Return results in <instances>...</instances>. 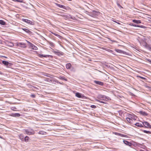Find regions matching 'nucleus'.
I'll use <instances>...</instances> for the list:
<instances>
[{
    "mask_svg": "<svg viewBox=\"0 0 151 151\" xmlns=\"http://www.w3.org/2000/svg\"><path fill=\"white\" fill-rule=\"evenodd\" d=\"M49 45L52 47H54L55 46V45L54 43L51 42H49Z\"/></svg>",
    "mask_w": 151,
    "mask_h": 151,
    "instance_id": "obj_36",
    "label": "nucleus"
},
{
    "mask_svg": "<svg viewBox=\"0 0 151 151\" xmlns=\"http://www.w3.org/2000/svg\"><path fill=\"white\" fill-rule=\"evenodd\" d=\"M147 60L151 64V60L150 59H148Z\"/></svg>",
    "mask_w": 151,
    "mask_h": 151,
    "instance_id": "obj_47",
    "label": "nucleus"
},
{
    "mask_svg": "<svg viewBox=\"0 0 151 151\" xmlns=\"http://www.w3.org/2000/svg\"><path fill=\"white\" fill-rule=\"evenodd\" d=\"M19 139L22 140V141H24V139L25 138V136L22 134H20L19 135Z\"/></svg>",
    "mask_w": 151,
    "mask_h": 151,
    "instance_id": "obj_15",
    "label": "nucleus"
},
{
    "mask_svg": "<svg viewBox=\"0 0 151 151\" xmlns=\"http://www.w3.org/2000/svg\"><path fill=\"white\" fill-rule=\"evenodd\" d=\"M71 69V70L73 72H75L76 71V69L73 67H72Z\"/></svg>",
    "mask_w": 151,
    "mask_h": 151,
    "instance_id": "obj_40",
    "label": "nucleus"
},
{
    "mask_svg": "<svg viewBox=\"0 0 151 151\" xmlns=\"http://www.w3.org/2000/svg\"><path fill=\"white\" fill-rule=\"evenodd\" d=\"M1 43V41L0 40V43Z\"/></svg>",
    "mask_w": 151,
    "mask_h": 151,
    "instance_id": "obj_57",
    "label": "nucleus"
},
{
    "mask_svg": "<svg viewBox=\"0 0 151 151\" xmlns=\"http://www.w3.org/2000/svg\"><path fill=\"white\" fill-rule=\"evenodd\" d=\"M115 134L116 135L122 137H127V135L121 134V133H117V132H115Z\"/></svg>",
    "mask_w": 151,
    "mask_h": 151,
    "instance_id": "obj_19",
    "label": "nucleus"
},
{
    "mask_svg": "<svg viewBox=\"0 0 151 151\" xmlns=\"http://www.w3.org/2000/svg\"><path fill=\"white\" fill-rule=\"evenodd\" d=\"M56 4L57 6H58L60 8H63V9L67 10V8L66 7H65V6H64V5H61L60 4Z\"/></svg>",
    "mask_w": 151,
    "mask_h": 151,
    "instance_id": "obj_20",
    "label": "nucleus"
},
{
    "mask_svg": "<svg viewBox=\"0 0 151 151\" xmlns=\"http://www.w3.org/2000/svg\"><path fill=\"white\" fill-rule=\"evenodd\" d=\"M28 42L30 45V47L31 48L35 50L38 49L37 47L35 46L34 45L29 42Z\"/></svg>",
    "mask_w": 151,
    "mask_h": 151,
    "instance_id": "obj_12",
    "label": "nucleus"
},
{
    "mask_svg": "<svg viewBox=\"0 0 151 151\" xmlns=\"http://www.w3.org/2000/svg\"><path fill=\"white\" fill-rule=\"evenodd\" d=\"M30 96L33 98H35V97L36 96L34 94H32L30 95Z\"/></svg>",
    "mask_w": 151,
    "mask_h": 151,
    "instance_id": "obj_44",
    "label": "nucleus"
},
{
    "mask_svg": "<svg viewBox=\"0 0 151 151\" xmlns=\"http://www.w3.org/2000/svg\"><path fill=\"white\" fill-rule=\"evenodd\" d=\"M0 74L1 75H3V73L1 71H0Z\"/></svg>",
    "mask_w": 151,
    "mask_h": 151,
    "instance_id": "obj_50",
    "label": "nucleus"
},
{
    "mask_svg": "<svg viewBox=\"0 0 151 151\" xmlns=\"http://www.w3.org/2000/svg\"><path fill=\"white\" fill-rule=\"evenodd\" d=\"M90 107L91 108L94 109L96 108V106L94 105H92L90 106Z\"/></svg>",
    "mask_w": 151,
    "mask_h": 151,
    "instance_id": "obj_43",
    "label": "nucleus"
},
{
    "mask_svg": "<svg viewBox=\"0 0 151 151\" xmlns=\"http://www.w3.org/2000/svg\"><path fill=\"white\" fill-rule=\"evenodd\" d=\"M104 98H103L102 99V100H104L106 101H108L109 100H111V99L109 97L107 96H106L105 95H104Z\"/></svg>",
    "mask_w": 151,
    "mask_h": 151,
    "instance_id": "obj_14",
    "label": "nucleus"
},
{
    "mask_svg": "<svg viewBox=\"0 0 151 151\" xmlns=\"http://www.w3.org/2000/svg\"><path fill=\"white\" fill-rule=\"evenodd\" d=\"M123 142L125 145L129 146L130 147L131 142H129L127 140H123Z\"/></svg>",
    "mask_w": 151,
    "mask_h": 151,
    "instance_id": "obj_16",
    "label": "nucleus"
},
{
    "mask_svg": "<svg viewBox=\"0 0 151 151\" xmlns=\"http://www.w3.org/2000/svg\"><path fill=\"white\" fill-rule=\"evenodd\" d=\"M76 96L78 98L83 99L85 97L81 93L78 92H77L75 94Z\"/></svg>",
    "mask_w": 151,
    "mask_h": 151,
    "instance_id": "obj_11",
    "label": "nucleus"
},
{
    "mask_svg": "<svg viewBox=\"0 0 151 151\" xmlns=\"http://www.w3.org/2000/svg\"><path fill=\"white\" fill-rule=\"evenodd\" d=\"M30 139V138L28 136H26L25 137L24 139V141L25 142H27L29 141Z\"/></svg>",
    "mask_w": 151,
    "mask_h": 151,
    "instance_id": "obj_26",
    "label": "nucleus"
},
{
    "mask_svg": "<svg viewBox=\"0 0 151 151\" xmlns=\"http://www.w3.org/2000/svg\"><path fill=\"white\" fill-rule=\"evenodd\" d=\"M25 45L24 43H19L18 44V46L23 45L25 46Z\"/></svg>",
    "mask_w": 151,
    "mask_h": 151,
    "instance_id": "obj_37",
    "label": "nucleus"
},
{
    "mask_svg": "<svg viewBox=\"0 0 151 151\" xmlns=\"http://www.w3.org/2000/svg\"><path fill=\"white\" fill-rule=\"evenodd\" d=\"M131 95L132 96H134L135 95L133 94V93H131Z\"/></svg>",
    "mask_w": 151,
    "mask_h": 151,
    "instance_id": "obj_52",
    "label": "nucleus"
},
{
    "mask_svg": "<svg viewBox=\"0 0 151 151\" xmlns=\"http://www.w3.org/2000/svg\"><path fill=\"white\" fill-rule=\"evenodd\" d=\"M66 68L67 69H71L72 67L71 64L70 63H68L66 65Z\"/></svg>",
    "mask_w": 151,
    "mask_h": 151,
    "instance_id": "obj_24",
    "label": "nucleus"
},
{
    "mask_svg": "<svg viewBox=\"0 0 151 151\" xmlns=\"http://www.w3.org/2000/svg\"><path fill=\"white\" fill-rule=\"evenodd\" d=\"M56 83L58 84H61V83L60 82H59L57 80V81H56Z\"/></svg>",
    "mask_w": 151,
    "mask_h": 151,
    "instance_id": "obj_48",
    "label": "nucleus"
},
{
    "mask_svg": "<svg viewBox=\"0 0 151 151\" xmlns=\"http://www.w3.org/2000/svg\"><path fill=\"white\" fill-rule=\"evenodd\" d=\"M38 56L41 58H42L43 57H45V58H52L53 56L52 55H44L43 54H37Z\"/></svg>",
    "mask_w": 151,
    "mask_h": 151,
    "instance_id": "obj_9",
    "label": "nucleus"
},
{
    "mask_svg": "<svg viewBox=\"0 0 151 151\" xmlns=\"http://www.w3.org/2000/svg\"><path fill=\"white\" fill-rule=\"evenodd\" d=\"M140 44L147 49L151 50V45L148 44L146 42L145 40H142L140 42Z\"/></svg>",
    "mask_w": 151,
    "mask_h": 151,
    "instance_id": "obj_1",
    "label": "nucleus"
},
{
    "mask_svg": "<svg viewBox=\"0 0 151 151\" xmlns=\"http://www.w3.org/2000/svg\"><path fill=\"white\" fill-rule=\"evenodd\" d=\"M0 138H1V139H3L2 137H1L0 136Z\"/></svg>",
    "mask_w": 151,
    "mask_h": 151,
    "instance_id": "obj_56",
    "label": "nucleus"
},
{
    "mask_svg": "<svg viewBox=\"0 0 151 151\" xmlns=\"http://www.w3.org/2000/svg\"><path fill=\"white\" fill-rule=\"evenodd\" d=\"M132 146L136 147L137 146V143L133 141H131L130 147L132 148Z\"/></svg>",
    "mask_w": 151,
    "mask_h": 151,
    "instance_id": "obj_17",
    "label": "nucleus"
},
{
    "mask_svg": "<svg viewBox=\"0 0 151 151\" xmlns=\"http://www.w3.org/2000/svg\"><path fill=\"white\" fill-rule=\"evenodd\" d=\"M149 21H150V22H151V20H149Z\"/></svg>",
    "mask_w": 151,
    "mask_h": 151,
    "instance_id": "obj_58",
    "label": "nucleus"
},
{
    "mask_svg": "<svg viewBox=\"0 0 151 151\" xmlns=\"http://www.w3.org/2000/svg\"><path fill=\"white\" fill-rule=\"evenodd\" d=\"M93 82L101 86H103L104 85V83L101 81L95 80Z\"/></svg>",
    "mask_w": 151,
    "mask_h": 151,
    "instance_id": "obj_13",
    "label": "nucleus"
},
{
    "mask_svg": "<svg viewBox=\"0 0 151 151\" xmlns=\"http://www.w3.org/2000/svg\"><path fill=\"white\" fill-rule=\"evenodd\" d=\"M12 1H15L20 3H23L24 2V0H12Z\"/></svg>",
    "mask_w": 151,
    "mask_h": 151,
    "instance_id": "obj_32",
    "label": "nucleus"
},
{
    "mask_svg": "<svg viewBox=\"0 0 151 151\" xmlns=\"http://www.w3.org/2000/svg\"><path fill=\"white\" fill-rule=\"evenodd\" d=\"M11 116L13 117H16L20 116L21 114L19 113H13L11 114Z\"/></svg>",
    "mask_w": 151,
    "mask_h": 151,
    "instance_id": "obj_22",
    "label": "nucleus"
},
{
    "mask_svg": "<svg viewBox=\"0 0 151 151\" xmlns=\"http://www.w3.org/2000/svg\"><path fill=\"white\" fill-rule=\"evenodd\" d=\"M113 22L117 23L118 24H121L122 25H123L122 24H123L124 23L123 22H121V23H120L118 22H117L116 21H115L114 20H113Z\"/></svg>",
    "mask_w": 151,
    "mask_h": 151,
    "instance_id": "obj_34",
    "label": "nucleus"
},
{
    "mask_svg": "<svg viewBox=\"0 0 151 151\" xmlns=\"http://www.w3.org/2000/svg\"><path fill=\"white\" fill-rule=\"evenodd\" d=\"M51 80H52V79H50L48 78H45V80L46 81H47V82H51Z\"/></svg>",
    "mask_w": 151,
    "mask_h": 151,
    "instance_id": "obj_35",
    "label": "nucleus"
},
{
    "mask_svg": "<svg viewBox=\"0 0 151 151\" xmlns=\"http://www.w3.org/2000/svg\"><path fill=\"white\" fill-rule=\"evenodd\" d=\"M22 21L26 22L30 25H34L35 24V22L34 21H30L29 19H22Z\"/></svg>",
    "mask_w": 151,
    "mask_h": 151,
    "instance_id": "obj_6",
    "label": "nucleus"
},
{
    "mask_svg": "<svg viewBox=\"0 0 151 151\" xmlns=\"http://www.w3.org/2000/svg\"><path fill=\"white\" fill-rule=\"evenodd\" d=\"M127 116L128 117H127L126 118V120L128 122L130 123H132L133 122V120L132 119H134L133 116H132V115L130 114H128L127 115Z\"/></svg>",
    "mask_w": 151,
    "mask_h": 151,
    "instance_id": "obj_5",
    "label": "nucleus"
},
{
    "mask_svg": "<svg viewBox=\"0 0 151 151\" xmlns=\"http://www.w3.org/2000/svg\"><path fill=\"white\" fill-rule=\"evenodd\" d=\"M137 77H139V78H140L142 79H143V80H146V78H144L143 77H142V76H137Z\"/></svg>",
    "mask_w": 151,
    "mask_h": 151,
    "instance_id": "obj_41",
    "label": "nucleus"
},
{
    "mask_svg": "<svg viewBox=\"0 0 151 151\" xmlns=\"http://www.w3.org/2000/svg\"><path fill=\"white\" fill-rule=\"evenodd\" d=\"M99 102H100V103H104L103 102V101H101L100 100V101Z\"/></svg>",
    "mask_w": 151,
    "mask_h": 151,
    "instance_id": "obj_54",
    "label": "nucleus"
},
{
    "mask_svg": "<svg viewBox=\"0 0 151 151\" xmlns=\"http://www.w3.org/2000/svg\"><path fill=\"white\" fill-rule=\"evenodd\" d=\"M134 125L138 127H144L143 125L139 123V122H137L136 123H135Z\"/></svg>",
    "mask_w": 151,
    "mask_h": 151,
    "instance_id": "obj_27",
    "label": "nucleus"
},
{
    "mask_svg": "<svg viewBox=\"0 0 151 151\" xmlns=\"http://www.w3.org/2000/svg\"><path fill=\"white\" fill-rule=\"evenodd\" d=\"M150 19H151V18H150Z\"/></svg>",
    "mask_w": 151,
    "mask_h": 151,
    "instance_id": "obj_59",
    "label": "nucleus"
},
{
    "mask_svg": "<svg viewBox=\"0 0 151 151\" xmlns=\"http://www.w3.org/2000/svg\"><path fill=\"white\" fill-rule=\"evenodd\" d=\"M11 44H12V45H10V46H13L14 45V44L13 43H11Z\"/></svg>",
    "mask_w": 151,
    "mask_h": 151,
    "instance_id": "obj_53",
    "label": "nucleus"
},
{
    "mask_svg": "<svg viewBox=\"0 0 151 151\" xmlns=\"http://www.w3.org/2000/svg\"><path fill=\"white\" fill-rule=\"evenodd\" d=\"M141 114L143 116H147L148 115V114L145 111H140L139 112H137Z\"/></svg>",
    "mask_w": 151,
    "mask_h": 151,
    "instance_id": "obj_18",
    "label": "nucleus"
},
{
    "mask_svg": "<svg viewBox=\"0 0 151 151\" xmlns=\"http://www.w3.org/2000/svg\"><path fill=\"white\" fill-rule=\"evenodd\" d=\"M103 102L104 103H104V104H107V102H105V101H103Z\"/></svg>",
    "mask_w": 151,
    "mask_h": 151,
    "instance_id": "obj_51",
    "label": "nucleus"
},
{
    "mask_svg": "<svg viewBox=\"0 0 151 151\" xmlns=\"http://www.w3.org/2000/svg\"><path fill=\"white\" fill-rule=\"evenodd\" d=\"M90 15L93 17L96 18V17L100 14V13L97 11L93 10L90 13Z\"/></svg>",
    "mask_w": 151,
    "mask_h": 151,
    "instance_id": "obj_3",
    "label": "nucleus"
},
{
    "mask_svg": "<svg viewBox=\"0 0 151 151\" xmlns=\"http://www.w3.org/2000/svg\"><path fill=\"white\" fill-rule=\"evenodd\" d=\"M116 4L118 6L121 8H123V7L120 5L119 2L118 1L116 2Z\"/></svg>",
    "mask_w": 151,
    "mask_h": 151,
    "instance_id": "obj_38",
    "label": "nucleus"
},
{
    "mask_svg": "<svg viewBox=\"0 0 151 151\" xmlns=\"http://www.w3.org/2000/svg\"><path fill=\"white\" fill-rule=\"evenodd\" d=\"M142 124L145 127L151 129V125L148 122L145 121L142 122Z\"/></svg>",
    "mask_w": 151,
    "mask_h": 151,
    "instance_id": "obj_8",
    "label": "nucleus"
},
{
    "mask_svg": "<svg viewBox=\"0 0 151 151\" xmlns=\"http://www.w3.org/2000/svg\"><path fill=\"white\" fill-rule=\"evenodd\" d=\"M104 95L99 94L97 96V98L99 100H102L103 98H104Z\"/></svg>",
    "mask_w": 151,
    "mask_h": 151,
    "instance_id": "obj_21",
    "label": "nucleus"
},
{
    "mask_svg": "<svg viewBox=\"0 0 151 151\" xmlns=\"http://www.w3.org/2000/svg\"><path fill=\"white\" fill-rule=\"evenodd\" d=\"M115 50L116 52L118 53H124V51L116 49H115Z\"/></svg>",
    "mask_w": 151,
    "mask_h": 151,
    "instance_id": "obj_30",
    "label": "nucleus"
},
{
    "mask_svg": "<svg viewBox=\"0 0 151 151\" xmlns=\"http://www.w3.org/2000/svg\"><path fill=\"white\" fill-rule=\"evenodd\" d=\"M60 77V78L62 80H65V81H67V79H66V78H64V77Z\"/></svg>",
    "mask_w": 151,
    "mask_h": 151,
    "instance_id": "obj_39",
    "label": "nucleus"
},
{
    "mask_svg": "<svg viewBox=\"0 0 151 151\" xmlns=\"http://www.w3.org/2000/svg\"><path fill=\"white\" fill-rule=\"evenodd\" d=\"M132 21L133 22L136 23L137 24H139V23H141L140 20H137L136 19H133Z\"/></svg>",
    "mask_w": 151,
    "mask_h": 151,
    "instance_id": "obj_28",
    "label": "nucleus"
},
{
    "mask_svg": "<svg viewBox=\"0 0 151 151\" xmlns=\"http://www.w3.org/2000/svg\"><path fill=\"white\" fill-rule=\"evenodd\" d=\"M57 80L55 79H52L51 80V82L54 84H55L56 83Z\"/></svg>",
    "mask_w": 151,
    "mask_h": 151,
    "instance_id": "obj_33",
    "label": "nucleus"
},
{
    "mask_svg": "<svg viewBox=\"0 0 151 151\" xmlns=\"http://www.w3.org/2000/svg\"><path fill=\"white\" fill-rule=\"evenodd\" d=\"M132 116H133V117L134 118V119H133L134 120H136V119L135 118V117H137V116L135 115L134 114H133V115H132Z\"/></svg>",
    "mask_w": 151,
    "mask_h": 151,
    "instance_id": "obj_46",
    "label": "nucleus"
},
{
    "mask_svg": "<svg viewBox=\"0 0 151 151\" xmlns=\"http://www.w3.org/2000/svg\"><path fill=\"white\" fill-rule=\"evenodd\" d=\"M129 25H130L132 26H133L134 27H141V28H146L144 26L142 25H137V24H136L132 23H130L129 24Z\"/></svg>",
    "mask_w": 151,
    "mask_h": 151,
    "instance_id": "obj_10",
    "label": "nucleus"
},
{
    "mask_svg": "<svg viewBox=\"0 0 151 151\" xmlns=\"http://www.w3.org/2000/svg\"><path fill=\"white\" fill-rule=\"evenodd\" d=\"M141 131L142 132H143L147 134H151V132L148 131H147L141 129Z\"/></svg>",
    "mask_w": 151,
    "mask_h": 151,
    "instance_id": "obj_29",
    "label": "nucleus"
},
{
    "mask_svg": "<svg viewBox=\"0 0 151 151\" xmlns=\"http://www.w3.org/2000/svg\"><path fill=\"white\" fill-rule=\"evenodd\" d=\"M22 30H23L24 31L26 32V33L28 34H31L32 33V32L30 31L29 29L26 28H22Z\"/></svg>",
    "mask_w": 151,
    "mask_h": 151,
    "instance_id": "obj_23",
    "label": "nucleus"
},
{
    "mask_svg": "<svg viewBox=\"0 0 151 151\" xmlns=\"http://www.w3.org/2000/svg\"><path fill=\"white\" fill-rule=\"evenodd\" d=\"M95 101H97V102H99L100 101V100L99 99H95Z\"/></svg>",
    "mask_w": 151,
    "mask_h": 151,
    "instance_id": "obj_49",
    "label": "nucleus"
},
{
    "mask_svg": "<svg viewBox=\"0 0 151 151\" xmlns=\"http://www.w3.org/2000/svg\"><path fill=\"white\" fill-rule=\"evenodd\" d=\"M24 131L25 134L28 135L34 134L35 133L34 131L32 129H24Z\"/></svg>",
    "mask_w": 151,
    "mask_h": 151,
    "instance_id": "obj_2",
    "label": "nucleus"
},
{
    "mask_svg": "<svg viewBox=\"0 0 151 151\" xmlns=\"http://www.w3.org/2000/svg\"><path fill=\"white\" fill-rule=\"evenodd\" d=\"M44 132L43 131H40L39 133L40 134H44Z\"/></svg>",
    "mask_w": 151,
    "mask_h": 151,
    "instance_id": "obj_45",
    "label": "nucleus"
},
{
    "mask_svg": "<svg viewBox=\"0 0 151 151\" xmlns=\"http://www.w3.org/2000/svg\"><path fill=\"white\" fill-rule=\"evenodd\" d=\"M2 57H3L4 58H7V57L6 56H2Z\"/></svg>",
    "mask_w": 151,
    "mask_h": 151,
    "instance_id": "obj_55",
    "label": "nucleus"
},
{
    "mask_svg": "<svg viewBox=\"0 0 151 151\" xmlns=\"http://www.w3.org/2000/svg\"><path fill=\"white\" fill-rule=\"evenodd\" d=\"M0 24L3 26H5L6 25V23L3 20H0Z\"/></svg>",
    "mask_w": 151,
    "mask_h": 151,
    "instance_id": "obj_25",
    "label": "nucleus"
},
{
    "mask_svg": "<svg viewBox=\"0 0 151 151\" xmlns=\"http://www.w3.org/2000/svg\"><path fill=\"white\" fill-rule=\"evenodd\" d=\"M52 52L54 53L57 55L59 56H61L63 55L64 54V53L63 52L57 50H53L52 51Z\"/></svg>",
    "mask_w": 151,
    "mask_h": 151,
    "instance_id": "obj_4",
    "label": "nucleus"
},
{
    "mask_svg": "<svg viewBox=\"0 0 151 151\" xmlns=\"http://www.w3.org/2000/svg\"><path fill=\"white\" fill-rule=\"evenodd\" d=\"M2 63L7 67H11L13 65L12 64L8 62L5 60H3L2 61Z\"/></svg>",
    "mask_w": 151,
    "mask_h": 151,
    "instance_id": "obj_7",
    "label": "nucleus"
},
{
    "mask_svg": "<svg viewBox=\"0 0 151 151\" xmlns=\"http://www.w3.org/2000/svg\"><path fill=\"white\" fill-rule=\"evenodd\" d=\"M43 75L45 76H47V77H50V78H51V76H52V75H51L50 74H48L45 73H44V74H43Z\"/></svg>",
    "mask_w": 151,
    "mask_h": 151,
    "instance_id": "obj_31",
    "label": "nucleus"
},
{
    "mask_svg": "<svg viewBox=\"0 0 151 151\" xmlns=\"http://www.w3.org/2000/svg\"><path fill=\"white\" fill-rule=\"evenodd\" d=\"M52 33L53 34V35H55V36H57V37H59V36H60L59 35H58V34H56L55 33H54L53 32H52Z\"/></svg>",
    "mask_w": 151,
    "mask_h": 151,
    "instance_id": "obj_42",
    "label": "nucleus"
}]
</instances>
